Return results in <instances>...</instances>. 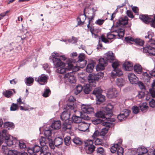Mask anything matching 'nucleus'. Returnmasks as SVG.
Wrapping results in <instances>:
<instances>
[{
    "mask_svg": "<svg viewBox=\"0 0 155 155\" xmlns=\"http://www.w3.org/2000/svg\"><path fill=\"white\" fill-rule=\"evenodd\" d=\"M51 56L50 57L49 59L53 63L54 67L57 68L56 72L62 74L67 70H71L72 68L73 64L72 62L68 61L65 63L61 61V59L64 61L66 60V58L64 56L55 52L52 53Z\"/></svg>",
    "mask_w": 155,
    "mask_h": 155,
    "instance_id": "nucleus-1",
    "label": "nucleus"
},
{
    "mask_svg": "<svg viewBox=\"0 0 155 155\" xmlns=\"http://www.w3.org/2000/svg\"><path fill=\"white\" fill-rule=\"evenodd\" d=\"M86 61H83L82 62H79V63L78 64V65L77 64V66H75L74 67L73 65V67L71 70H67V71H72L68 72L64 75V78L66 81L71 84L75 83L76 80L74 75V74L79 70V67L81 68H84L86 66Z\"/></svg>",
    "mask_w": 155,
    "mask_h": 155,
    "instance_id": "nucleus-2",
    "label": "nucleus"
},
{
    "mask_svg": "<svg viewBox=\"0 0 155 155\" xmlns=\"http://www.w3.org/2000/svg\"><path fill=\"white\" fill-rule=\"evenodd\" d=\"M115 58L114 54L112 51H109L107 53L105 60L107 61L112 63V66L114 68V70L111 73V75L113 77L117 76H120L123 74L121 70L118 68L119 66V62L118 61L113 62Z\"/></svg>",
    "mask_w": 155,
    "mask_h": 155,
    "instance_id": "nucleus-3",
    "label": "nucleus"
},
{
    "mask_svg": "<svg viewBox=\"0 0 155 155\" xmlns=\"http://www.w3.org/2000/svg\"><path fill=\"white\" fill-rule=\"evenodd\" d=\"M12 137L9 135L6 130L3 129L2 131H0V140H1L0 146L4 140L7 146H11L12 145L13 142Z\"/></svg>",
    "mask_w": 155,
    "mask_h": 155,
    "instance_id": "nucleus-4",
    "label": "nucleus"
},
{
    "mask_svg": "<svg viewBox=\"0 0 155 155\" xmlns=\"http://www.w3.org/2000/svg\"><path fill=\"white\" fill-rule=\"evenodd\" d=\"M89 75L88 81L89 83L92 86L95 87L96 85V81H98L99 79L102 78L104 75V72L102 71H99L94 76L93 75L91 76Z\"/></svg>",
    "mask_w": 155,
    "mask_h": 155,
    "instance_id": "nucleus-5",
    "label": "nucleus"
},
{
    "mask_svg": "<svg viewBox=\"0 0 155 155\" xmlns=\"http://www.w3.org/2000/svg\"><path fill=\"white\" fill-rule=\"evenodd\" d=\"M155 43H151L150 44H147L143 48V51L147 54L150 55H155Z\"/></svg>",
    "mask_w": 155,
    "mask_h": 155,
    "instance_id": "nucleus-6",
    "label": "nucleus"
},
{
    "mask_svg": "<svg viewBox=\"0 0 155 155\" xmlns=\"http://www.w3.org/2000/svg\"><path fill=\"white\" fill-rule=\"evenodd\" d=\"M9 51L11 52H13V55L17 54L19 51L21 50V46L19 43L14 41L9 44Z\"/></svg>",
    "mask_w": 155,
    "mask_h": 155,
    "instance_id": "nucleus-7",
    "label": "nucleus"
},
{
    "mask_svg": "<svg viewBox=\"0 0 155 155\" xmlns=\"http://www.w3.org/2000/svg\"><path fill=\"white\" fill-rule=\"evenodd\" d=\"M139 18L144 23L147 24L151 22L152 27L155 28V15L153 18H151L147 15H140Z\"/></svg>",
    "mask_w": 155,
    "mask_h": 155,
    "instance_id": "nucleus-8",
    "label": "nucleus"
},
{
    "mask_svg": "<svg viewBox=\"0 0 155 155\" xmlns=\"http://www.w3.org/2000/svg\"><path fill=\"white\" fill-rule=\"evenodd\" d=\"M93 141L91 140H87L84 142V149L88 154L92 153L94 150L95 147L93 145Z\"/></svg>",
    "mask_w": 155,
    "mask_h": 155,
    "instance_id": "nucleus-9",
    "label": "nucleus"
},
{
    "mask_svg": "<svg viewBox=\"0 0 155 155\" xmlns=\"http://www.w3.org/2000/svg\"><path fill=\"white\" fill-rule=\"evenodd\" d=\"M111 31L113 32L117 33V35L118 37L117 38H120L123 37L124 34V29L122 28L118 25H113L111 28Z\"/></svg>",
    "mask_w": 155,
    "mask_h": 155,
    "instance_id": "nucleus-10",
    "label": "nucleus"
},
{
    "mask_svg": "<svg viewBox=\"0 0 155 155\" xmlns=\"http://www.w3.org/2000/svg\"><path fill=\"white\" fill-rule=\"evenodd\" d=\"M130 112L131 111L129 110L124 109L118 115L117 118L120 121L125 120L128 116Z\"/></svg>",
    "mask_w": 155,
    "mask_h": 155,
    "instance_id": "nucleus-11",
    "label": "nucleus"
},
{
    "mask_svg": "<svg viewBox=\"0 0 155 155\" xmlns=\"http://www.w3.org/2000/svg\"><path fill=\"white\" fill-rule=\"evenodd\" d=\"M82 111L84 113L89 114L94 111V108L91 105L83 104L81 106Z\"/></svg>",
    "mask_w": 155,
    "mask_h": 155,
    "instance_id": "nucleus-12",
    "label": "nucleus"
},
{
    "mask_svg": "<svg viewBox=\"0 0 155 155\" xmlns=\"http://www.w3.org/2000/svg\"><path fill=\"white\" fill-rule=\"evenodd\" d=\"M2 149L3 152L7 155H17L18 152L17 150H10L6 146L2 145Z\"/></svg>",
    "mask_w": 155,
    "mask_h": 155,
    "instance_id": "nucleus-13",
    "label": "nucleus"
},
{
    "mask_svg": "<svg viewBox=\"0 0 155 155\" xmlns=\"http://www.w3.org/2000/svg\"><path fill=\"white\" fill-rule=\"evenodd\" d=\"M47 78L45 75L42 74L38 77L35 78V81H37L41 85L45 84L47 81Z\"/></svg>",
    "mask_w": 155,
    "mask_h": 155,
    "instance_id": "nucleus-14",
    "label": "nucleus"
},
{
    "mask_svg": "<svg viewBox=\"0 0 155 155\" xmlns=\"http://www.w3.org/2000/svg\"><path fill=\"white\" fill-rule=\"evenodd\" d=\"M28 151L29 153L30 154L33 153H37L38 152L41 153V147H40L38 145H35L32 148H28Z\"/></svg>",
    "mask_w": 155,
    "mask_h": 155,
    "instance_id": "nucleus-15",
    "label": "nucleus"
},
{
    "mask_svg": "<svg viewBox=\"0 0 155 155\" xmlns=\"http://www.w3.org/2000/svg\"><path fill=\"white\" fill-rule=\"evenodd\" d=\"M117 91L115 88L110 89L107 94V96L109 98H115L117 96Z\"/></svg>",
    "mask_w": 155,
    "mask_h": 155,
    "instance_id": "nucleus-16",
    "label": "nucleus"
},
{
    "mask_svg": "<svg viewBox=\"0 0 155 155\" xmlns=\"http://www.w3.org/2000/svg\"><path fill=\"white\" fill-rule=\"evenodd\" d=\"M106 61L104 58H100L99 59V63L96 67V69L97 71L103 70L104 69V64H106Z\"/></svg>",
    "mask_w": 155,
    "mask_h": 155,
    "instance_id": "nucleus-17",
    "label": "nucleus"
},
{
    "mask_svg": "<svg viewBox=\"0 0 155 155\" xmlns=\"http://www.w3.org/2000/svg\"><path fill=\"white\" fill-rule=\"evenodd\" d=\"M128 77L130 82L132 84H136L138 82V78L134 74L129 73Z\"/></svg>",
    "mask_w": 155,
    "mask_h": 155,
    "instance_id": "nucleus-18",
    "label": "nucleus"
},
{
    "mask_svg": "<svg viewBox=\"0 0 155 155\" xmlns=\"http://www.w3.org/2000/svg\"><path fill=\"white\" fill-rule=\"evenodd\" d=\"M111 125V123L108 122V123H107L105 125H103V126L104 127L102 128L100 132V136L103 137L107 133L108 130L110 128V126Z\"/></svg>",
    "mask_w": 155,
    "mask_h": 155,
    "instance_id": "nucleus-19",
    "label": "nucleus"
},
{
    "mask_svg": "<svg viewBox=\"0 0 155 155\" xmlns=\"http://www.w3.org/2000/svg\"><path fill=\"white\" fill-rule=\"evenodd\" d=\"M137 153L138 155H144L145 154L149 152V150H147V149L143 146H141L136 149Z\"/></svg>",
    "mask_w": 155,
    "mask_h": 155,
    "instance_id": "nucleus-20",
    "label": "nucleus"
},
{
    "mask_svg": "<svg viewBox=\"0 0 155 155\" xmlns=\"http://www.w3.org/2000/svg\"><path fill=\"white\" fill-rule=\"evenodd\" d=\"M133 64L130 62L126 61L122 65L123 68L126 71H130L133 69Z\"/></svg>",
    "mask_w": 155,
    "mask_h": 155,
    "instance_id": "nucleus-21",
    "label": "nucleus"
},
{
    "mask_svg": "<svg viewBox=\"0 0 155 155\" xmlns=\"http://www.w3.org/2000/svg\"><path fill=\"white\" fill-rule=\"evenodd\" d=\"M61 123L59 120L57 121H54L52 123L51 125L49 126L51 128V129L58 130L61 127Z\"/></svg>",
    "mask_w": 155,
    "mask_h": 155,
    "instance_id": "nucleus-22",
    "label": "nucleus"
},
{
    "mask_svg": "<svg viewBox=\"0 0 155 155\" xmlns=\"http://www.w3.org/2000/svg\"><path fill=\"white\" fill-rule=\"evenodd\" d=\"M92 123L94 125H97L98 124H100L103 126L105 125L107 123L109 122L108 121H104L101 119L99 118L94 119L92 120Z\"/></svg>",
    "mask_w": 155,
    "mask_h": 155,
    "instance_id": "nucleus-23",
    "label": "nucleus"
},
{
    "mask_svg": "<svg viewBox=\"0 0 155 155\" xmlns=\"http://www.w3.org/2000/svg\"><path fill=\"white\" fill-rule=\"evenodd\" d=\"M113 106L110 103H108L106 107V115L109 117H111L112 115V109L113 108Z\"/></svg>",
    "mask_w": 155,
    "mask_h": 155,
    "instance_id": "nucleus-24",
    "label": "nucleus"
},
{
    "mask_svg": "<svg viewBox=\"0 0 155 155\" xmlns=\"http://www.w3.org/2000/svg\"><path fill=\"white\" fill-rule=\"evenodd\" d=\"M117 24L120 25H125L128 23V18L127 17L125 16L123 17H121L119 19L118 21L117 22Z\"/></svg>",
    "mask_w": 155,
    "mask_h": 155,
    "instance_id": "nucleus-25",
    "label": "nucleus"
},
{
    "mask_svg": "<svg viewBox=\"0 0 155 155\" xmlns=\"http://www.w3.org/2000/svg\"><path fill=\"white\" fill-rule=\"evenodd\" d=\"M122 141L121 139L119 140V141L117 143L114 144V145L111 147L110 148V151L112 153H115L117 151V149L119 146H120Z\"/></svg>",
    "mask_w": 155,
    "mask_h": 155,
    "instance_id": "nucleus-26",
    "label": "nucleus"
},
{
    "mask_svg": "<svg viewBox=\"0 0 155 155\" xmlns=\"http://www.w3.org/2000/svg\"><path fill=\"white\" fill-rule=\"evenodd\" d=\"M64 142V140L61 136L58 137L54 139V144L56 147L62 144Z\"/></svg>",
    "mask_w": 155,
    "mask_h": 155,
    "instance_id": "nucleus-27",
    "label": "nucleus"
},
{
    "mask_svg": "<svg viewBox=\"0 0 155 155\" xmlns=\"http://www.w3.org/2000/svg\"><path fill=\"white\" fill-rule=\"evenodd\" d=\"M51 130H53L51 129V128L50 126L49 127V128L46 127L45 128L43 131L44 135L46 137L51 138Z\"/></svg>",
    "mask_w": 155,
    "mask_h": 155,
    "instance_id": "nucleus-28",
    "label": "nucleus"
},
{
    "mask_svg": "<svg viewBox=\"0 0 155 155\" xmlns=\"http://www.w3.org/2000/svg\"><path fill=\"white\" fill-rule=\"evenodd\" d=\"M87 17L84 15H80L79 17L77 18L78 25H82L84 24V21L86 19Z\"/></svg>",
    "mask_w": 155,
    "mask_h": 155,
    "instance_id": "nucleus-29",
    "label": "nucleus"
},
{
    "mask_svg": "<svg viewBox=\"0 0 155 155\" xmlns=\"http://www.w3.org/2000/svg\"><path fill=\"white\" fill-rule=\"evenodd\" d=\"M78 128L79 130L85 132L88 128V124L85 122H82L79 125Z\"/></svg>",
    "mask_w": 155,
    "mask_h": 155,
    "instance_id": "nucleus-30",
    "label": "nucleus"
},
{
    "mask_svg": "<svg viewBox=\"0 0 155 155\" xmlns=\"http://www.w3.org/2000/svg\"><path fill=\"white\" fill-rule=\"evenodd\" d=\"M91 87H94L93 86L91 85L89 83V84H86L84 86L83 89V91L86 94H89L91 90Z\"/></svg>",
    "mask_w": 155,
    "mask_h": 155,
    "instance_id": "nucleus-31",
    "label": "nucleus"
},
{
    "mask_svg": "<svg viewBox=\"0 0 155 155\" xmlns=\"http://www.w3.org/2000/svg\"><path fill=\"white\" fill-rule=\"evenodd\" d=\"M97 104H100L105 100V97L101 94L96 97Z\"/></svg>",
    "mask_w": 155,
    "mask_h": 155,
    "instance_id": "nucleus-32",
    "label": "nucleus"
},
{
    "mask_svg": "<svg viewBox=\"0 0 155 155\" xmlns=\"http://www.w3.org/2000/svg\"><path fill=\"white\" fill-rule=\"evenodd\" d=\"M147 35L145 36V38L149 39L147 41L148 42L147 44H150L151 43H155L154 40L152 39L153 33L150 31H148L147 33Z\"/></svg>",
    "mask_w": 155,
    "mask_h": 155,
    "instance_id": "nucleus-33",
    "label": "nucleus"
},
{
    "mask_svg": "<svg viewBox=\"0 0 155 155\" xmlns=\"http://www.w3.org/2000/svg\"><path fill=\"white\" fill-rule=\"evenodd\" d=\"M34 79L31 77H27L25 80V84L28 86H30L32 85L33 83Z\"/></svg>",
    "mask_w": 155,
    "mask_h": 155,
    "instance_id": "nucleus-34",
    "label": "nucleus"
},
{
    "mask_svg": "<svg viewBox=\"0 0 155 155\" xmlns=\"http://www.w3.org/2000/svg\"><path fill=\"white\" fill-rule=\"evenodd\" d=\"M18 147L21 149H25L26 148L25 141L23 140H18Z\"/></svg>",
    "mask_w": 155,
    "mask_h": 155,
    "instance_id": "nucleus-35",
    "label": "nucleus"
},
{
    "mask_svg": "<svg viewBox=\"0 0 155 155\" xmlns=\"http://www.w3.org/2000/svg\"><path fill=\"white\" fill-rule=\"evenodd\" d=\"M60 118L61 120L63 121L68 120L69 118V114L68 113L64 111L61 114Z\"/></svg>",
    "mask_w": 155,
    "mask_h": 155,
    "instance_id": "nucleus-36",
    "label": "nucleus"
},
{
    "mask_svg": "<svg viewBox=\"0 0 155 155\" xmlns=\"http://www.w3.org/2000/svg\"><path fill=\"white\" fill-rule=\"evenodd\" d=\"M71 120L72 122L75 123H80L81 122V118L80 117L77 116L75 115L72 116Z\"/></svg>",
    "mask_w": 155,
    "mask_h": 155,
    "instance_id": "nucleus-37",
    "label": "nucleus"
},
{
    "mask_svg": "<svg viewBox=\"0 0 155 155\" xmlns=\"http://www.w3.org/2000/svg\"><path fill=\"white\" fill-rule=\"evenodd\" d=\"M116 84L119 87L124 86L125 84V81L122 78H118L117 79Z\"/></svg>",
    "mask_w": 155,
    "mask_h": 155,
    "instance_id": "nucleus-38",
    "label": "nucleus"
},
{
    "mask_svg": "<svg viewBox=\"0 0 155 155\" xmlns=\"http://www.w3.org/2000/svg\"><path fill=\"white\" fill-rule=\"evenodd\" d=\"M102 90L100 87L95 88L92 94L94 95L96 97L99 95L102 94Z\"/></svg>",
    "mask_w": 155,
    "mask_h": 155,
    "instance_id": "nucleus-39",
    "label": "nucleus"
},
{
    "mask_svg": "<svg viewBox=\"0 0 155 155\" xmlns=\"http://www.w3.org/2000/svg\"><path fill=\"white\" fill-rule=\"evenodd\" d=\"M134 71L138 74H140L142 71L141 66L139 64L135 65L134 67Z\"/></svg>",
    "mask_w": 155,
    "mask_h": 155,
    "instance_id": "nucleus-40",
    "label": "nucleus"
},
{
    "mask_svg": "<svg viewBox=\"0 0 155 155\" xmlns=\"http://www.w3.org/2000/svg\"><path fill=\"white\" fill-rule=\"evenodd\" d=\"M84 54L83 53H80L78 56V59L77 61H76L74 62H76L77 64L78 65V63L80 62H83L84 61H86L84 60Z\"/></svg>",
    "mask_w": 155,
    "mask_h": 155,
    "instance_id": "nucleus-41",
    "label": "nucleus"
},
{
    "mask_svg": "<svg viewBox=\"0 0 155 155\" xmlns=\"http://www.w3.org/2000/svg\"><path fill=\"white\" fill-rule=\"evenodd\" d=\"M94 66L92 63L88 64L86 69V72L88 73H91L93 71L94 68Z\"/></svg>",
    "mask_w": 155,
    "mask_h": 155,
    "instance_id": "nucleus-42",
    "label": "nucleus"
},
{
    "mask_svg": "<svg viewBox=\"0 0 155 155\" xmlns=\"http://www.w3.org/2000/svg\"><path fill=\"white\" fill-rule=\"evenodd\" d=\"M83 89V87L81 85L78 84L76 87L74 91V94L76 95H77L79 94Z\"/></svg>",
    "mask_w": 155,
    "mask_h": 155,
    "instance_id": "nucleus-43",
    "label": "nucleus"
},
{
    "mask_svg": "<svg viewBox=\"0 0 155 155\" xmlns=\"http://www.w3.org/2000/svg\"><path fill=\"white\" fill-rule=\"evenodd\" d=\"M48 138L41 137L39 139V142L41 146H44L46 145L48 143Z\"/></svg>",
    "mask_w": 155,
    "mask_h": 155,
    "instance_id": "nucleus-44",
    "label": "nucleus"
},
{
    "mask_svg": "<svg viewBox=\"0 0 155 155\" xmlns=\"http://www.w3.org/2000/svg\"><path fill=\"white\" fill-rule=\"evenodd\" d=\"M140 109L142 112H146L148 110V106L143 103L140 105Z\"/></svg>",
    "mask_w": 155,
    "mask_h": 155,
    "instance_id": "nucleus-45",
    "label": "nucleus"
},
{
    "mask_svg": "<svg viewBox=\"0 0 155 155\" xmlns=\"http://www.w3.org/2000/svg\"><path fill=\"white\" fill-rule=\"evenodd\" d=\"M63 140L65 144L67 146H69L71 143V138L69 136H67Z\"/></svg>",
    "mask_w": 155,
    "mask_h": 155,
    "instance_id": "nucleus-46",
    "label": "nucleus"
},
{
    "mask_svg": "<svg viewBox=\"0 0 155 155\" xmlns=\"http://www.w3.org/2000/svg\"><path fill=\"white\" fill-rule=\"evenodd\" d=\"M136 153H137L136 149L132 148L129 150L125 155H135Z\"/></svg>",
    "mask_w": 155,
    "mask_h": 155,
    "instance_id": "nucleus-47",
    "label": "nucleus"
},
{
    "mask_svg": "<svg viewBox=\"0 0 155 155\" xmlns=\"http://www.w3.org/2000/svg\"><path fill=\"white\" fill-rule=\"evenodd\" d=\"M72 141L75 144L78 145H81L82 143L80 138L78 137H75Z\"/></svg>",
    "mask_w": 155,
    "mask_h": 155,
    "instance_id": "nucleus-48",
    "label": "nucleus"
},
{
    "mask_svg": "<svg viewBox=\"0 0 155 155\" xmlns=\"http://www.w3.org/2000/svg\"><path fill=\"white\" fill-rule=\"evenodd\" d=\"M19 106L17 103L15 104L12 103L11 106L10 110L11 111H16L18 110Z\"/></svg>",
    "mask_w": 155,
    "mask_h": 155,
    "instance_id": "nucleus-49",
    "label": "nucleus"
},
{
    "mask_svg": "<svg viewBox=\"0 0 155 155\" xmlns=\"http://www.w3.org/2000/svg\"><path fill=\"white\" fill-rule=\"evenodd\" d=\"M96 151L97 154L101 155H105V153L104 150V148L102 147H97V150Z\"/></svg>",
    "mask_w": 155,
    "mask_h": 155,
    "instance_id": "nucleus-50",
    "label": "nucleus"
},
{
    "mask_svg": "<svg viewBox=\"0 0 155 155\" xmlns=\"http://www.w3.org/2000/svg\"><path fill=\"white\" fill-rule=\"evenodd\" d=\"M95 116L98 118H101V119H103L105 118L104 114L102 111H100L97 112L95 114Z\"/></svg>",
    "mask_w": 155,
    "mask_h": 155,
    "instance_id": "nucleus-51",
    "label": "nucleus"
},
{
    "mask_svg": "<svg viewBox=\"0 0 155 155\" xmlns=\"http://www.w3.org/2000/svg\"><path fill=\"white\" fill-rule=\"evenodd\" d=\"M51 93V91L48 88H46L44 91L43 94V96L45 97H47L49 96Z\"/></svg>",
    "mask_w": 155,
    "mask_h": 155,
    "instance_id": "nucleus-52",
    "label": "nucleus"
},
{
    "mask_svg": "<svg viewBox=\"0 0 155 155\" xmlns=\"http://www.w3.org/2000/svg\"><path fill=\"white\" fill-rule=\"evenodd\" d=\"M134 41L137 45L141 46H143L144 43V41L140 39H136Z\"/></svg>",
    "mask_w": 155,
    "mask_h": 155,
    "instance_id": "nucleus-53",
    "label": "nucleus"
},
{
    "mask_svg": "<svg viewBox=\"0 0 155 155\" xmlns=\"http://www.w3.org/2000/svg\"><path fill=\"white\" fill-rule=\"evenodd\" d=\"M113 32L111 31L107 33V38L109 39H112L114 38H115L117 36V35L112 34Z\"/></svg>",
    "mask_w": 155,
    "mask_h": 155,
    "instance_id": "nucleus-54",
    "label": "nucleus"
},
{
    "mask_svg": "<svg viewBox=\"0 0 155 155\" xmlns=\"http://www.w3.org/2000/svg\"><path fill=\"white\" fill-rule=\"evenodd\" d=\"M4 94L5 97L7 98H9L12 95L13 92L11 91L6 90L4 92Z\"/></svg>",
    "mask_w": 155,
    "mask_h": 155,
    "instance_id": "nucleus-55",
    "label": "nucleus"
},
{
    "mask_svg": "<svg viewBox=\"0 0 155 155\" xmlns=\"http://www.w3.org/2000/svg\"><path fill=\"white\" fill-rule=\"evenodd\" d=\"M47 139L48 140L49 146L51 149H54V142H53L51 138H48Z\"/></svg>",
    "mask_w": 155,
    "mask_h": 155,
    "instance_id": "nucleus-56",
    "label": "nucleus"
},
{
    "mask_svg": "<svg viewBox=\"0 0 155 155\" xmlns=\"http://www.w3.org/2000/svg\"><path fill=\"white\" fill-rule=\"evenodd\" d=\"M117 152L118 155H123L124 153V148L122 147L119 146L117 150Z\"/></svg>",
    "mask_w": 155,
    "mask_h": 155,
    "instance_id": "nucleus-57",
    "label": "nucleus"
},
{
    "mask_svg": "<svg viewBox=\"0 0 155 155\" xmlns=\"http://www.w3.org/2000/svg\"><path fill=\"white\" fill-rule=\"evenodd\" d=\"M41 155L45 153L47 150L48 149V147L46 145H44V146H41Z\"/></svg>",
    "mask_w": 155,
    "mask_h": 155,
    "instance_id": "nucleus-58",
    "label": "nucleus"
},
{
    "mask_svg": "<svg viewBox=\"0 0 155 155\" xmlns=\"http://www.w3.org/2000/svg\"><path fill=\"white\" fill-rule=\"evenodd\" d=\"M68 129H71V127L69 126H67L66 125L63 123L61 126V130L62 131H65Z\"/></svg>",
    "mask_w": 155,
    "mask_h": 155,
    "instance_id": "nucleus-59",
    "label": "nucleus"
},
{
    "mask_svg": "<svg viewBox=\"0 0 155 155\" xmlns=\"http://www.w3.org/2000/svg\"><path fill=\"white\" fill-rule=\"evenodd\" d=\"M140 88L143 91H145L146 89L145 86L143 83L141 81L138 82L137 83Z\"/></svg>",
    "mask_w": 155,
    "mask_h": 155,
    "instance_id": "nucleus-60",
    "label": "nucleus"
},
{
    "mask_svg": "<svg viewBox=\"0 0 155 155\" xmlns=\"http://www.w3.org/2000/svg\"><path fill=\"white\" fill-rule=\"evenodd\" d=\"M44 69L46 71V72L48 73L51 72V71L49 69V67L48 64H43V66Z\"/></svg>",
    "mask_w": 155,
    "mask_h": 155,
    "instance_id": "nucleus-61",
    "label": "nucleus"
},
{
    "mask_svg": "<svg viewBox=\"0 0 155 155\" xmlns=\"http://www.w3.org/2000/svg\"><path fill=\"white\" fill-rule=\"evenodd\" d=\"M5 126L8 127H10L12 128H14L15 127L14 124L12 122H6L4 123Z\"/></svg>",
    "mask_w": 155,
    "mask_h": 155,
    "instance_id": "nucleus-62",
    "label": "nucleus"
},
{
    "mask_svg": "<svg viewBox=\"0 0 155 155\" xmlns=\"http://www.w3.org/2000/svg\"><path fill=\"white\" fill-rule=\"evenodd\" d=\"M133 112L135 114L138 113L139 111V109L138 107L137 106H134L132 108Z\"/></svg>",
    "mask_w": 155,
    "mask_h": 155,
    "instance_id": "nucleus-63",
    "label": "nucleus"
},
{
    "mask_svg": "<svg viewBox=\"0 0 155 155\" xmlns=\"http://www.w3.org/2000/svg\"><path fill=\"white\" fill-rule=\"evenodd\" d=\"M104 21L105 20L104 19H99L95 22V23L99 25H101L103 24Z\"/></svg>",
    "mask_w": 155,
    "mask_h": 155,
    "instance_id": "nucleus-64",
    "label": "nucleus"
}]
</instances>
